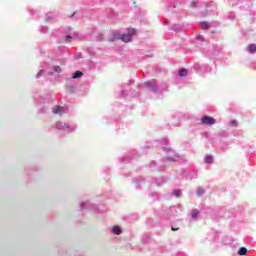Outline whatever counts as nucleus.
<instances>
[{
    "label": "nucleus",
    "instance_id": "obj_1",
    "mask_svg": "<svg viewBox=\"0 0 256 256\" xmlns=\"http://www.w3.org/2000/svg\"><path fill=\"white\" fill-rule=\"evenodd\" d=\"M55 128L60 131V133H63L64 135H69V133H75V131L77 130V125L58 121L55 124Z\"/></svg>",
    "mask_w": 256,
    "mask_h": 256
},
{
    "label": "nucleus",
    "instance_id": "obj_2",
    "mask_svg": "<svg viewBox=\"0 0 256 256\" xmlns=\"http://www.w3.org/2000/svg\"><path fill=\"white\" fill-rule=\"evenodd\" d=\"M135 35H137V29L128 28L126 33L120 35L118 39H121L124 43H130V41H133V37H135Z\"/></svg>",
    "mask_w": 256,
    "mask_h": 256
},
{
    "label": "nucleus",
    "instance_id": "obj_3",
    "mask_svg": "<svg viewBox=\"0 0 256 256\" xmlns=\"http://www.w3.org/2000/svg\"><path fill=\"white\" fill-rule=\"evenodd\" d=\"M215 123H217V120H215L213 117L204 116L201 118V125H208L211 127V125H215Z\"/></svg>",
    "mask_w": 256,
    "mask_h": 256
},
{
    "label": "nucleus",
    "instance_id": "obj_4",
    "mask_svg": "<svg viewBox=\"0 0 256 256\" xmlns=\"http://www.w3.org/2000/svg\"><path fill=\"white\" fill-rule=\"evenodd\" d=\"M77 37H79V33H77V32H69V34H67L64 37V43H71V41H73V39H77Z\"/></svg>",
    "mask_w": 256,
    "mask_h": 256
},
{
    "label": "nucleus",
    "instance_id": "obj_5",
    "mask_svg": "<svg viewBox=\"0 0 256 256\" xmlns=\"http://www.w3.org/2000/svg\"><path fill=\"white\" fill-rule=\"evenodd\" d=\"M144 87L150 89V91H153L154 93H157V83L155 82V80L145 82Z\"/></svg>",
    "mask_w": 256,
    "mask_h": 256
},
{
    "label": "nucleus",
    "instance_id": "obj_6",
    "mask_svg": "<svg viewBox=\"0 0 256 256\" xmlns=\"http://www.w3.org/2000/svg\"><path fill=\"white\" fill-rule=\"evenodd\" d=\"M52 113L54 115H64L65 113V108L61 107V106H54L52 108Z\"/></svg>",
    "mask_w": 256,
    "mask_h": 256
},
{
    "label": "nucleus",
    "instance_id": "obj_7",
    "mask_svg": "<svg viewBox=\"0 0 256 256\" xmlns=\"http://www.w3.org/2000/svg\"><path fill=\"white\" fill-rule=\"evenodd\" d=\"M166 159L167 161H177V159H179V156L176 155L175 151L170 150L168 151Z\"/></svg>",
    "mask_w": 256,
    "mask_h": 256
},
{
    "label": "nucleus",
    "instance_id": "obj_8",
    "mask_svg": "<svg viewBox=\"0 0 256 256\" xmlns=\"http://www.w3.org/2000/svg\"><path fill=\"white\" fill-rule=\"evenodd\" d=\"M111 233H113V235H121V233H123V228H121V226H113L111 228Z\"/></svg>",
    "mask_w": 256,
    "mask_h": 256
},
{
    "label": "nucleus",
    "instance_id": "obj_9",
    "mask_svg": "<svg viewBox=\"0 0 256 256\" xmlns=\"http://www.w3.org/2000/svg\"><path fill=\"white\" fill-rule=\"evenodd\" d=\"M199 215H201V212H199V210L194 209L191 211V219H193V221H197V219H199Z\"/></svg>",
    "mask_w": 256,
    "mask_h": 256
},
{
    "label": "nucleus",
    "instance_id": "obj_10",
    "mask_svg": "<svg viewBox=\"0 0 256 256\" xmlns=\"http://www.w3.org/2000/svg\"><path fill=\"white\" fill-rule=\"evenodd\" d=\"M246 51L247 53H256V45L255 44H249L247 47H246Z\"/></svg>",
    "mask_w": 256,
    "mask_h": 256
},
{
    "label": "nucleus",
    "instance_id": "obj_11",
    "mask_svg": "<svg viewBox=\"0 0 256 256\" xmlns=\"http://www.w3.org/2000/svg\"><path fill=\"white\" fill-rule=\"evenodd\" d=\"M204 163H206V165L213 164V156L212 155H206L205 158H204Z\"/></svg>",
    "mask_w": 256,
    "mask_h": 256
},
{
    "label": "nucleus",
    "instance_id": "obj_12",
    "mask_svg": "<svg viewBox=\"0 0 256 256\" xmlns=\"http://www.w3.org/2000/svg\"><path fill=\"white\" fill-rule=\"evenodd\" d=\"M89 205H91V202L82 201V202H80V209H89Z\"/></svg>",
    "mask_w": 256,
    "mask_h": 256
},
{
    "label": "nucleus",
    "instance_id": "obj_13",
    "mask_svg": "<svg viewBox=\"0 0 256 256\" xmlns=\"http://www.w3.org/2000/svg\"><path fill=\"white\" fill-rule=\"evenodd\" d=\"M80 77H83V72L81 71H76L73 76L72 79H79Z\"/></svg>",
    "mask_w": 256,
    "mask_h": 256
},
{
    "label": "nucleus",
    "instance_id": "obj_14",
    "mask_svg": "<svg viewBox=\"0 0 256 256\" xmlns=\"http://www.w3.org/2000/svg\"><path fill=\"white\" fill-rule=\"evenodd\" d=\"M199 25H200L201 29H204V30H207L210 27L208 22H200Z\"/></svg>",
    "mask_w": 256,
    "mask_h": 256
},
{
    "label": "nucleus",
    "instance_id": "obj_15",
    "mask_svg": "<svg viewBox=\"0 0 256 256\" xmlns=\"http://www.w3.org/2000/svg\"><path fill=\"white\" fill-rule=\"evenodd\" d=\"M196 195H198V197H201V195H205V189H203V187H199L196 191Z\"/></svg>",
    "mask_w": 256,
    "mask_h": 256
},
{
    "label": "nucleus",
    "instance_id": "obj_16",
    "mask_svg": "<svg viewBox=\"0 0 256 256\" xmlns=\"http://www.w3.org/2000/svg\"><path fill=\"white\" fill-rule=\"evenodd\" d=\"M238 255H241V256L247 255V248L241 247V248L239 249V251H238Z\"/></svg>",
    "mask_w": 256,
    "mask_h": 256
},
{
    "label": "nucleus",
    "instance_id": "obj_17",
    "mask_svg": "<svg viewBox=\"0 0 256 256\" xmlns=\"http://www.w3.org/2000/svg\"><path fill=\"white\" fill-rule=\"evenodd\" d=\"M178 73L180 77H187L188 72H187V69H182Z\"/></svg>",
    "mask_w": 256,
    "mask_h": 256
},
{
    "label": "nucleus",
    "instance_id": "obj_18",
    "mask_svg": "<svg viewBox=\"0 0 256 256\" xmlns=\"http://www.w3.org/2000/svg\"><path fill=\"white\" fill-rule=\"evenodd\" d=\"M181 190H174L173 192H172V195H174V197H179L180 195H181Z\"/></svg>",
    "mask_w": 256,
    "mask_h": 256
},
{
    "label": "nucleus",
    "instance_id": "obj_19",
    "mask_svg": "<svg viewBox=\"0 0 256 256\" xmlns=\"http://www.w3.org/2000/svg\"><path fill=\"white\" fill-rule=\"evenodd\" d=\"M45 73V70H40L37 75H36V79H40V77Z\"/></svg>",
    "mask_w": 256,
    "mask_h": 256
},
{
    "label": "nucleus",
    "instance_id": "obj_20",
    "mask_svg": "<svg viewBox=\"0 0 256 256\" xmlns=\"http://www.w3.org/2000/svg\"><path fill=\"white\" fill-rule=\"evenodd\" d=\"M63 70L59 66H54L55 73H61Z\"/></svg>",
    "mask_w": 256,
    "mask_h": 256
},
{
    "label": "nucleus",
    "instance_id": "obj_21",
    "mask_svg": "<svg viewBox=\"0 0 256 256\" xmlns=\"http://www.w3.org/2000/svg\"><path fill=\"white\" fill-rule=\"evenodd\" d=\"M230 125H231L232 127H237V120H232V121L230 122Z\"/></svg>",
    "mask_w": 256,
    "mask_h": 256
},
{
    "label": "nucleus",
    "instance_id": "obj_22",
    "mask_svg": "<svg viewBox=\"0 0 256 256\" xmlns=\"http://www.w3.org/2000/svg\"><path fill=\"white\" fill-rule=\"evenodd\" d=\"M50 19H53V15L47 14L46 15V21H50Z\"/></svg>",
    "mask_w": 256,
    "mask_h": 256
},
{
    "label": "nucleus",
    "instance_id": "obj_23",
    "mask_svg": "<svg viewBox=\"0 0 256 256\" xmlns=\"http://www.w3.org/2000/svg\"><path fill=\"white\" fill-rule=\"evenodd\" d=\"M197 39L198 41H205V38H203V36H198Z\"/></svg>",
    "mask_w": 256,
    "mask_h": 256
},
{
    "label": "nucleus",
    "instance_id": "obj_24",
    "mask_svg": "<svg viewBox=\"0 0 256 256\" xmlns=\"http://www.w3.org/2000/svg\"><path fill=\"white\" fill-rule=\"evenodd\" d=\"M195 5H197V1H192L191 2V7H195Z\"/></svg>",
    "mask_w": 256,
    "mask_h": 256
},
{
    "label": "nucleus",
    "instance_id": "obj_25",
    "mask_svg": "<svg viewBox=\"0 0 256 256\" xmlns=\"http://www.w3.org/2000/svg\"><path fill=\"white\" fill-rule=\"evenodd\" d=\"M101 39H102V36H100V38L98 39V41H101Z\"/></svg>",
    "mask_w": 256,
    "mask_h": 256
},
{
    "label": "nucleus",
    "instance_id": "obj_26",
    "mask_svg": "<svg viewBox=\"0 0 256 256\" xmlns=\"http://www.w3.org/2000/svg\"><path fill=\"white\" fill-rule=\"evenodd\" d=\"M68 31H71V27H68Z\"/></svg>",
    "mask_w": 256,
    "mask_h": 256
}]
</instances>
